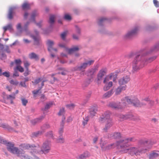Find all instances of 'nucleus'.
Returning a JSON list of instances; mask_svg holds the SVG:
<instances>
[{
    "label": "nucleus",
    "instance_id": "f257e3e1",
    "mask_svg": "<svg viewBox=\"0 0 159 159\" xmlns=\"http://www.w3.org/2000/svg\"><path fill=\"white\" fill-rule=\"evenodd\" d=\"M159 50V42L150 48L146 47L135 52H130L128 55L129 57L135 56L132 64V72L136 71L148 62H150L155 60L157 58L156 56L148 58L147 56Z\"/></svg>",
    "mask_w": 159,
    "mask_h": 159
},
{
    "label": "nucleus",
    "instance_id": "f03ea898",
    "mask_svg": "<svg viewBox=\"0 0 159 159\" xmlns=\"http://www.w3.org/2000/svg\"><path fill=\"white\" fill-rule=\"evenodd\" d=\"M155 143V142L151 140L142 139L138 142V147H126L121 148V152L123 153H128L131 156L134 155H137L139 153H145L148 151L152 147V146Z\"/></svg>",
    "mask_w": 159,
    "mask_h": 159
},
{
    "label": "nucleus",
    "instance_id": "7ed1b4c3",
    "mask_svg": "<svg viewBox=\"0 0 159 159\" xmlns=\"http://www.w3.org/2000/svg\"><path fill=\"white\" fill-rule=\"evenodd\" d=\"M126 102L128 104H131L135 107H141L146 105V103L143 102H140L137 98L133 99L129 98L128 97H125V100H122V102H111L109 104V106L115 109H121L126 105Z\"/></svg>",
    "mask_w": 159,
    "mask_h": 159
},
{
    "label": "nucleus",
    "instance_id": "20e7f679",
    "mask_svg": "<svg viewBox=\"0 0 159 159\" xmlns=\"http://www.w3.org/2000/svg\"><path fill=\"white\" fill-rule=\"evenodd\" d=\"M51 141L48 140H46L43 143V144L41 148V150L39 151L37 150L36 148L37 147L34 146V145H30L29 144L26 145L25 147L27 148H31L32 150H33V152L36 153H39L42 152V153L45 154L48 153L51 148Z\"/></svg>",
    "mask_w": 159,
    "mask_h": 159
},
{
    "label": "nucleus",
    "instance_id": "39448f33",
    "mask_svg": "<svg viewBox=\"0 0 159 159\" xmlns=\"http://www.w3.org/2000/svg\"><path fill=\"white\" fill-rule=\"evenodd\" d=\"M110 113L109 111H106L103 114L102 116L99 119L100 122H103L106 120H108L107 123L105 125V127L103 129V130L105 132H107L108 130L113 125V123L111 120L110 119Z\"/></svg>",
    "mask_w": 159,
    "mask_h": 159
},
{
    "label": "nucleus",
    "instance_id": "423d86ee",
    "mask_svg": "<svg viewBox=\"0 0 159 159\" xmlns=\"http://www.w3.org/2000/svg\"><path fill=\"white\" fill-rule=\"evenodd\" d=\"M137 141L134 137H130L125 138L118 141V143L120 145L121 148H125L129 146L128 143L130 142H134Z\"/></svg>",
    "mask_w": 159,
    "mask_h": 159
},
{
    "label": "nucleus",
    "instance_id": "0eeeda50",
    "mask_svg": "<svg viewBox=\"0 0 159 159\" xmlns=\"http://www.w3.org/2000/svg\"><path fill=\"white\" fill-rule=\"evenodd\" d=\"M0 143L5 144L7 146L8 150L11 153H15L18 151L16 147H14V144L7 141L0 137Z\"/></svg>",
    "mask_w": 159,
    "mask_h": 159
},
{
    "label": "nucleus",
    "instance_id": "6e6552de",
    "mask_svg": "<svg viewBox=\"0 0 159 159\" xmlns=\"http://www.w3.org/2000/svg\"><path fill=\"white\" fill-rule=\"evenodd\" d=\"M94 62L93 60H91L83 63L81 64L80 66H78L74 67L73 70L74 71L83 70L88 66H90L93 64Z\"/></svg>",
    "mask_w": 159,
    "mask_h": 159
},
{
    "label": "nucleus",
    "instance_id": "1a4fd4ad",
    "mask_svg": "<svg viewBox=\"0 0 159 159\" xmlns=\"http://www.w3.org/2000/svg\"><path fill=\"white\" fill-rule=\"evenodd\" d=\"M139 29V27H135L134 29L129 31L126 34L124 35V39H132L136 34Z\"/></svg>",
    "mask_w": 159,
    "mask_h": 159
},
{
    "label": "nucleus",
    "instance_id": "9d476101",
    "mask_svg": "<svg viewBox=\"0 0 159 159\" xmlns=\"http://www.w3.org/2000/svg\"><path fill=\"white\" fill-rule=\"evenodd\" d=\"M106 68H102L99 71L97 75L96 80V82L98 84H99L101 83L102 77L106 74Z\"/></svg>",
    "mask_w": 159,
    "mask_h": 159
},
{
    "label": "nucleus",
    "instance_id": "9b49d317",
    "mask_svg": "<svg viewBox=\"0 0 159 159\" xmlns=\"http://www.w3.org/2000/svg\"><path fill=\"white\" fill-rule=\"evenodd\" d=\"M38 14L37 11L36 10H34L32 11L31 15V16L30 19V20L35 23L39 28H41L42 21H41L39 23H37L35 20V17Z\"/></svg>",
    "mask_w": 159,
    "mask_h": 159
},
{
    "label": "nucleus",
    "instance_id": "f8f14e48",
    "mask_svg": "<svg viewBox=\"0 0 159 159\" xmlns=\"http://www.w3.org/2000/svg\"><path fill=\"white\" fill-rule=\"evenodd\" d=\"M130 80V78L129 75H124L120 79L118 80V83L120 85L124 86L127 84Z\"/></svg>",
    "mask_w": 159,
    "mask_h": 159
},
{
    "label": "nucleus",
    "instance_id": "ddd939ff",
    "mask_svg": "<svg viewBox=\"0 0 159 159\" xmlns=\"http://www.w3.org/2000/svg\"><path fill=\"white\" fill-rule=\"evenodd\" d=\"M98 66L96 65L93 67L89 69L87 72L88 76L93 78L95 73L98 70Z\"/></svg>",
    "mask_w": 159,
    "mask_h": 159
},
{
    "label": "nucleus",
    "instance_id": "4468645a",
    "mask_svg": "<svg viewBox=\"0 0 159 159\" xmlns=\"http://www.w3.org/2000/svg\"><path fill=\"white\" fill-rule=\"evenodd\" d=\"M16 148L18 151L17 152H16L12 153H13L17 154V156L20 157L22 159H32L31 157L23 153L22 150H20L19 149L17 148Z\"/></svg>",
    "mask_w": 159,
    "mask_h": 159
},
{
    "label": "nucleus",
    "instance_id": "2eb2a0df",
    "mask_svg": "<svg viewBox=\"0 0 159 159\" xmlns=\"http://www.w3.org/2000/svg\"><path fill=\"white\" fill-rule=\"evenodd\" d=\"M16 28L19 32L16 33V35L18 36L19 35L18 33L19 32L20 34L23 31H24L27 32L28 31V26L24 25V27L23 28L22 27L21 24L20 23L17 24L16 26Z\"/></svg>",
    "mask_w": 159,
    "mask_h": 159
},
{
    "label": "nucleus",
    "instance_id": "dca6fc26",
    "mask_svg": "<svg viewBox=\"0 0 159 159\" xmlns=\"http://www.w3.org/2000/svg\"><path fill=\"white\" fill-rule=\"evenodd\" d=\"M35 33L36 35H31V37L33 39L34 41V44L36 45H39L40 44V38L38 35L39 32L37 30H35Z\"/></svg>",
    "mask_w": 159,
    "mask_h": 159
},
{
    "label": "nucleus",
    "instance_id": "f3484780",
    "mask_svg": "<svg viewBox=\"0 0 159 159\" xmlns=\"http://www.w3.org/2000/svg\"><path fill=\"white\" fill-rule=\"evenodd\" d=\"M133 117V115L131 113H129L125 115L120 114L118 116L120 121H123L128 119H131Z\"/></svg>",
    "mask_w": 159,
    "mask_h": 159
},
{
    "label": "nucleus",
    "instance_id": "a211bd4d",
    "mask_svg": "<svg viewBox=\"0 0 159 159\" xmlns=\"http://www.w3.org/2000/svg\"><path fill=\"white\" fill-rule=\"evenodd\" d=\"M126 85H124V86L120 85L116 90L115 94L116 95L120 94L122 91L126 90Z\"/></svg>",
    "mask_w": 159,
    "mask_h": 159
},
{
    "label": "nucleus",
    "instance_id": "6ab92c4d",
    "mask_svg": "<svg viewBox=\"0 0 159 159\" xmlns=\"http://www.w3.org/2000/svg\"><path fill=\"white\" fill-rule=\"evenodd\" d=\"M108 21L109 19L108 18L106 17H102L98 20V23L99 26H102L106 22Z\"/></svg>",
    "mask_w": 159,
    "mask_h": 159
},
{
    "label": "nucleus",
    "instance_id": "aec40b11",
    "mask_svg": "<svg viewBox=\"0 0 159 159\" xmlns=\"http://www.w3.org/2000/svg\"><path fill=\"white\" fill-rule=\"evenodd\" d=\"M108 137L116 139H119L121 137V135L120 133L117 132L113 134H109L108 135Z\"/></svg>",
    "mask_w": 159,
    "mask_h": 159
},
{
    "label": "nucleus",
    "instance_id": "412c9836",
    "mask_svg": "<svg viewBox=\"0 0 159 159\" xmlns=\"http://www.w3.org/2000/svg\"><path fill=\"white\" fill-rule=\"evenodd\" d=\"M149 159H156L159 156L158 151H153L149 155Z\"/></svg>",
    "mask_w": 159,
    "mask_h": 159
},
{
    "label": "nucleus",
    "instance_id": "4be33fe9",
    "mask_svg": "<svg viewBox=\"0 0 159 159\" xmlns=\"http://www.w3.org/2000/svg\"><path fill=\"white\" fill-rule=\"evenodd\" d=\"M17 8L16 7H11L9 10L8 14V18L10 20L12 19L13 18V12L14 10Z\"/></svg>",
    "mask_w": 159,
    "mask_h": 159
},
{
    "label": "nucleus",
    "instance_id": "5701e85b",
    "mask_svg": "<svg viewBox=\"0 0 159 159\" xmlns=\"http://www.w3.org/2000/svg\"><path fill=\"white\" fill-rule=\"evenodd\" d=\"M66 51L69 54H71L74 52L78 51L79 50L77 46L74 47L70 48H66Z\"/></svg>",
    "mask_w": 159,
    "mask_h": 159
},
{
    "label": "nucleus",
    "instance_id": "b1692460",
    "mask_svg": "<svg viewBox=\"0 0 159 159\" xmlns=\"http://www.w3.org/2000/svg\"><path fill=\"white\" fill-rule=\"evenodd\" d=\"M55 16L53 15H51L50 16L48 23L50 24V27L52 28L53 26V25L55 22Z\"/></svg>",
    "mask_w": 159,
    "mask_h": 159
},
{
    "label": "nucleus",
    "instance_id": "393cba45",
    "mask_svg": "<svg viewBox=\"0 0 159 159\" xmlns=\"http://www.w3.org/2000/svg\"><path fill=\"white\" fill-rule=\"evenodd\" d=\"M44 118L43 116H41L39 118L31 120L30 122L32 125H35L37 123L40 122L41 120Z\"/></svg>",
    "mask_w": 159,
    "mask_h": 159
},
{
    "label": "nucleus",
    "instance_id": "a878e982",
    "mask_svg": "<svg viewBox=\"0 0 159 159\" xmlns=\"http://www.w3.org/2000/svg\"><path fill=\"white\" fill-rule=\"evenodd\" d=\"M97 111V107H92L89 109V112L90 115L94 116L95 115Z\"/></svg>",
    "mask_w": 159,
    "mask_h": 159
},
{
    "label": "nucleus",
    "instance_id": "bb28decb",
    "mask_svg": "<svg viewBox=\"0 0 159 159\" xmlns=\"http://www.w3.org/2000/svg\"><path fill=\"white\" fill-rule=\"evenodd\" d=\"M29 57L31 59H34L36 61L39 59V56L34 52H32L29 55Z\"/></svg>",
    "mask_w": 159,
    "mask_h": 159
},
{
    "label": "nucleus",
    "instance_id": "cd10ccee",
    "mask_svg": "<svg viewBox=\"0 0 159 159\" xmlns=\"http://www.w3.org/2000/svg\"><path fill=\"white\" fill-rule=\"evenodd\" d=\"M44 132L43 130H40L36 132L32 133L30 136L31 137L34 138L41 135Z\"/></svg>",
    "mask_w": 159,
    "mask_h": 159
},
{
    "label": "nucleus",
    "instance_id": "c85d7f7f",
    "mask_svg": "<svg viewBox=\"0 0 159 159\" xmlns=\"http://www.w3.org/2000/svg\"><path fill=\"white\" fill-rule=\"evenodd\" d=\"M0 48L1 49L2 51L6 52L7 53H10L11 51L9 49L8 46L6 45L5 46L2 44L0 45Z\"/></svg>",
    "mask_w": 159,
    "mask_h": 159
},
{
    "label": "nucleus",
    "instance_id": "c756f323",
    "mask_svg": "<svg viewBox=\"0 0 159 159\" xmlns=\"http://www.w3.org/2000/svg\"><path fill=\"white\" fill-rule=\"evenodd\" d=\"M113 94V89H111L104 94L103 95V98H107L110 97Z\"/></svg>",
    "mask_w": 159,
    "mask_h": 159
},
{
    "label": "nucleus",
    "instance_id": "7c9ffc66",
    "mask_svg": "<svg viewBox=\"0 0 159 159\" xmlns=\"http://www.w3.org/2000/svg\"><path fill=\"white\" fill-rule=\"evenodd\" d=\"M47 44L48 46V50L49 52H51L52 49H53L52 46L54 44L53 42L48 40L47 41Z\"/></svg>",
    "mask_w": 159,
    "mask_h": 159
},
{
    "label": "nucleus",
    "instance_id": "2f4dec72",
    "mask_svg": "<svg viewBox=\"0 0 159 159\" xmlns=\"http://www.w3.org/2000/svg\"><path fill=\"white\" fill-rule=\"evenodd\" d=\"M3 29L4 32H6L7 30H9L10 31L13 30L11 24H9L6 26L4 27Z\"/></svg>",
    "mask_w": 159,
    "mask_h": 159
},
{
    "label": "nucleus",
    "instance_id": "473e14b6",
    "mask_svg": "<svg viewBox=\"0 0 159 159\" xmlns=\"http://www.w3.org/2000/svg\"><path fill=\"white\" fill-rule=\"evenodd\" d=\"M52 105V102L47 103L45 106L44 108L42 109V110L43 111H46Z\"/></svg>",
    "mask_w": 159,
    "mask_h": 159
},
{
    "label": "nucleus",
    "instance_id": "72a5a7b5",
    "mask_svg": "<svg viewBox=\"0 0 159 159\" xmlns=\"http://www.w3.org/2000/svg\"><path fill=\"white\" fill-rule=\"evenodd\" d=\"M45 135L46 137L48 138H52L53 139H54V137L52 131H50L47 132L45 134Z\"/></svg>",
    "mask_w": 159,
    "mask_h": 159
},
{
    "label": "nucleus",
    "instance_id": "f704fd0d",
    "mask_svg": "<svg viewBox=\"0 0 159 159\" xmlns=\"http://www.w3.org/2000/svg\"><path fill=\"white\" fill-rule=\"evenodd\" d=\"M57 143H63L65 141V139L62 135H59L58 137L56 139Z\"/></svg>",
    "mask_w": 159,
    "mask_h": 159
},
{
    "label": "nucleus",
    "instance_id": "c9c22d12",
    "mask_svg": "<svg viewBox=\"0 0 159 159\" xmlns=\"http://www.w3.org/2000/svg\"><path fill=\"white\" fill-rule=\"evenodd\" d=\"M117 76V75L116 73H111L109 75V78L111 79L112 78H113V82H116Z\"/></svg>",
    "mask_w": 159,
    "mask_h": 159
},
{
    "label": "nucleus",
    "instance_id": "e433bc0d",
    "mask_svg": "<svg viewBox=\"0 0 159 159\" xmlns=\"http://www.w3.org/2000/svg\"><path fill=\"white\" fill-rule=\"evenodd\" d=\"M89 155V152H84V153L80 155L79 156V157H77V158H79L80 159H83L88 157Z\"/></svg>",
    "mask_w": 159,
    "mask_h": 159
},
{
    "label": "nucleus",
    "instance_id": "4c0bfd02",
    "mask_svg": "<svg viewBox=\"0 0 159 159\" xmlns=\"http://www.w3.org/2000/svg\"><path fill=\"white\" fill-rule=\"evenodd\" d=\"M89 120V117L88 116H87L84 118H83V120L82 121V125L84 126H85L86 125Z\"/></svg>",
    "mask_w": 159,
    "mask_h": 159
},
{
    "label": "nucleus",
    "instance_id": "58836bf2",
    "mask_svg": "<svg viewBox=\"0 0 159 159\" xmlns=\"http://www.w3.org/2000/svg\"><path fill=\"white\" fill-rule=\"evenodd\" d=\"M30 5L26 2L24 3L22 5V8L23 10L29 9H30Z\"/></svg>",
    "mask_w": 159,
    "mask_h": 159
},
{
    "label": "nucleus",
    "instance_id": "ea45409f",
    "mask_svg": "<svg viewBox=\"0 0 159 159\" xmlns=\"http://www.w3.org/2000/svg\"><path fill=\"white\" fill-rule=\"evenodd\" d=\"M6 57V55L3 51L0 48V59H2Z\"/></svg>",
    "mask_w": 159,
    "mask_h": 159
},
{
    "label": "nucleus",
    "instance_id": "a19ab883",
    "mask_svg": "<svg viewBox=\"0 0 159 159\" xmlns=\"http://www.w3.org/2000/svg\"><path fill=\"white\" fill-rule=\"evenodd\" d=\"M64 125H63V126L61 125H60V128L58 130V134L59 135H63L64 131Z\"/></svg>",
    "mask_w": 159,
    "mask_h": 159
},
{
    "label": "nucleus",
    "instance_id": "79ce46f5",
    "mask_svg": "<svg viewBox=\"0 0 159 159\" xmlns=\"http://www.w3.org/2000/svg\"><path fill=\"white\" fill-rule=\"evenodd\" d=\"M15 98V94L7 95V99L10 100H14Z\"/></svg>",
    "mask_w": 159,
    "mask_h": 159
},
{
    "label": "nucleus",
    "instance_id": "37998d69",
    "mask_svg": "<svg viewBox=\"0 0 159 159\" xmlns=\"http://www.w3.org/2000/svg\"><path fill=\"white\" fill-rule=\"evenodd\" d=\"M50 127V126L48 124H46L41 127V130H43L44 132L45 129H49Z\"/></svg>",
    "mask_w": 159,
    "mask_h": 159
},
{
    "label": "nucleus",
    "instance_id": "c03bdc74",
    "mask_svg": "<svg viewBox=\"0 0 159 159\" xmlns=\"http://www.w3.org/2000/svg\"><path fill=\"white\" fill-rule=\"evenodd\" d=\"M16 69L20 72H23L24 71V68L21 66H16Z\"/></svg>",
    "mask_w": 159,
    "mask_h": 159
},
{
    "label": "nucleus",
    "instance_id": "a18cd8bd",
    "mask_svg": "<svg viewBox=\"0 0 159 159\" xmlns=\"http://www.w3.org/2000/svg\"><path fill=\"white\" fill-rule=\"evenodd\" d=\"M66 34L67 32L66 31H64L61 34V37L62 40H65Z\"/></svg>",
    "mask_w": 159,
    "mask_h": 159
},
{
    "label": "nucleus",
    "instance_id": "49530a36",
    "mask_svg": "<svg viewBox=\"0 0 159 159\" xmlns=\"http://www.w3.org/2000/svg\"><path fill=\"white\" fill-rule=\"evenodd\" d=\"M41 80L42 79L41 78H39L38 79H35L34 82L33 81L32 82L33 83L34 85H35L39 83Z\"/></svg>",
    "mask_w": 159,
    "mask_h": 159
},
{
    "label": "nucleus",
    "instance_id": "de8ad7c7",
    "mask_svg": "<svg viewBox=\"0 0 159 159\" xmlns=\"http://www.w3.org/2000/svg\"><path fill=\"white\" fill-rule=\"evenodd\" d=\"M21 100L23 105L25 106L28 102V100L24 98H22Z\"/></svg>",
    "mask_w": 159,
    "mask_h": 159
},
{
    "label": "nucleus",
    "instance_id": "09e8293b",
    "mask_svg": "<svg viewBox=\"0 0 159 159\" xmlns=\"http://www.w3.org/2000/svg\"><path fill=\"white\" fill-rule=\"evenodd\" d=\"M15 62L16 65L17 66H20L21 61L20 59H16L15 60Z\"/></svg>",
    "mask_w": 159,
    "mask_h": 159
},
{
    "label": "nucleus",
    "instance_id": "8fccbe9b",
    "mask_svg": "<svg viewBox=\"0 0 159 159\" xmlns=\"http://www.w3.org/2000/svg\"><path fill=\"white\" fill-rule=\"evenodd\" d=\"M64 18L67 20H71V16L68 14L65 15L64 16Z\"/></svg>",
    "mask_w": 159,
    "mask_h": 159
},
{
    "label": "nucleus",
    "instance_id": "3c124183",
    "mask_svg": "<svg viewBox=\"0 0 159 159\" xmlns=\"http://www.w3.org/2000/svg\"><path fill=\"white\" fill-rule=\"evenodd\" d=\"M2 75L7 77H9L10 76V72L8 71H5L2 73Z\"/></svg>",
    "mask_w": 159,
    "mask_h": 159
},
{
    "label": "nucleus",
    "instance_id": "603ef678",
    "mask_svg": "<svg viewBox=\"0 0 159 159\" xmlns=\"http://www.w3.org/2000/svg\"><path fill=\"white\" fill-rule=\"evenodd\" d=\"M90 80L89 79L87 81L84 82L82 85L83 87H86L88 86L90 83Z\"/></svg>",
    "mask_w": 159,
    "mask_h": 159
},
{
    "label": "nucleus",
    "instance_id": "864d4df0",
    "mask_svg": "<svg viewBox=\"0 0 159 159\" xmlns=\"http://www.w3.org/2000/svg\"><path fill=\"white\" fill-rule=\"evenodd\" d=\"M75 31L77 34L80 35V29L77 25L75 26Z\"/></svg>",
    "mask_w": 159,
    "mask_h": 159
},
{
    "label": "nucleus",
    "instance_id": "5fc2aeb1",
    "mask_svg": "<svg viewBox=\"0 0 159 159\" xmlns=\"http://www.w3.org/2000/svg\"><path fill=\"white\" fill-rule=\"evenodd\" d=\"M10 83L11 84L14 85H16L18 84V82L16 80H11L10 81Z\"/></svg>",
    "mask_w": 159,
    "mask_h": 159
},
{
    "label": "nucleus",
    "instance_id": "6e6d98bb",
    "mask_svg": "<svg viewBox=\"0 0 159 159\" xmlns=\"http://www.w3.org/2000/svg\"><path fill=\"white\" fill-rule=\"evenodd\" d=\"M80 35L78 34H73L72 37L74 39L76 40H78L79 39V36Z\"/></svg>",
    "mask_w": 159,
    "mask_h": 159
},
{
    "label": "nucleus",
    "instance_id": "4d7b16f0",
    "mask_svg": "<svg viewBox=\"0 0 159 159\" xmlns=\"http://www.w3.org/2000/svg\"><path fill=\"white\" fill-rule=\"evenodd\" d=\"M143 100L145 101L146 102L148 101H150L149 103L151 105H152L153 104V101H150L149 99L148 98H145L143 99Z\"/></svg>",
    "mask_w": 159,
    "mask_h": 159
},
{
    "label": "nucleus",
    "instance_id": "13d9d810",
    "mask_svg": "<svg viewBox=\"0 0 159 159\" xmlns=\"http://www.w3.org/2000/svg\"><path fill=\"white\" fill-rule=\"evenodd\" d=\"M30 71L29 70V69H26L25 72L24 73V75L26 77L30 74Z\"/></svg>",
    "mask_w": 159,
    "mask_h": 159
},
{
    "label": "nucleus",
    "instance_id": "bf43d9fd",
    "mask_svg": "<svg viewBox=\"0 0 159 159\" xmlns=\"http://www.w3.org/2000/svg\"><path fill=\"white\" fill-rule=\"evenodd\" d=\"M64 112V109L63 108L60 109L58 114L59 116H61L63 115Z\"/></svg>",
    "mask_w": 159,
    "mask_h": 159
},
{
    "label": "nucleus",
    "instance_id": "052dcab7",
    "mask_svg": "<svg viewBox=\"0 0 159 159\" xmlns=\"http://www.w3.org/2000/svg\"><path fill=\"white\" fill-rule=\"evenodd\" d=\"M153 2L154 5L156 7H159V2H158L157 0H153Z\"/></svg>",
    "mask_w": 159,
    "mask_h": 159
},
{
    "label": "nucleus",
    "instance_id": "680f3d73",
    "mask_svg": "<svg viewBox=\"0 0 159 159\" xmlns=\"http://www.w3.org/2000/svg\"><path fill=\"white\" fill-rule=\"evenodd\" d=\"M8 125L6 124H2L1 125V127L3 128L6 129L8 127Z\"/></svg>",
    "mask_w": 159,
    "mask_h": 159
},
{
    "label": "nucleus",
    "instance_id": "e2e57ef3",
    "mask_svg": "<svg viewBox=\"0 0 159 159\" xmlns=\"http://www.w3.org/2000/svg\"><path fill=\"white\" fill-rule=\"evenodd\" d=\"M30 65V64L27 62L26 61L24 63V66L26 69H29L28 67Z\"/></svg>",
    "mask_w": 159,
    "mask_h": 159
},
{
    "label": "nucleus",
    "instance_id": "0e129e2a",
    "mask_svg": "<svg viewBox=\"0 0 159 159\" xmlns=\"http://www.w3.org/2000/svg\"><path fill=\"white\" fill-rule=\"evenodd\" d=\"M65 117L64 116H63L61 122V125L63 126L65 124Z\"/></svg>",
    "mask_w": 159,
    "mask_h": 159
},
{
    "label": "nucleus",
    "instance_id": "69168bd1",
    "mask_svg": "<svg viewBox=\"0 0 159 159\" xmlns=\"http://www.w3.org/2000/svg\"><path fill=\"white\" fill-rule=\"evenodd\" d=\"M19 76V74L18 72L17 71H16L15 70V71L14 72V73H13V77H18Z\"/></svg>",
    "mask_w": 159,
    "mask_h": 159
},
{
    "label": "nucleus",
    "instance_id": "338daca9",
    "mask_svg": "<svg viewBox=\"0 0 159 159\" xmlns=\"http://www.w3.org/2000/svg\"><path fill=\"white\" fill-rule=\"evenodd\" d=\"M153 28L150 25H148L146 27V29L148 31L151 30H153Z\"/></svg>",
    "mask_w": 159,
    "mask_h": 159
},
{
    "label": "nucleus",
    "instance_id": "774afa93",
    "mask_svg": "<svg viewBox=\"0 0 159 159\" xmlns=\"http://www.w3.org/2000/svg\"><path fill=\"white\" fill-rule=\"evenodd\" d=\"M66 107L69 109L73 108L74 107L75 105L73 104H71L66 105Z\"/></svg>",
    "mask_w": 159,
    "mask_h": 159
}]
</instances>
